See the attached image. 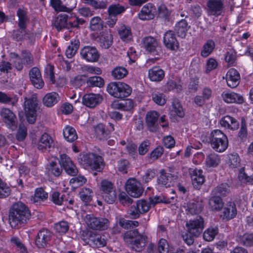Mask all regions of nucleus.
<instances>
[{
  "instance_id": "obj_26",
  "label": "nucleus",
  "mask_w": 253,
  "mask_h": 253,
  "mask_svg": "<svg viewBox=\"0 0 253 253\" xmlns=\"http://www.w3.org/2000/svg\"><path fill=\"white\" fill-rule=\"evenodd\" d=\"M176 178V175L168 173L165 169H161L160 171V176L157 178L158 185L161 187H169L170 186L171 180Z\"/></svg>"
},
{
  "instance_id": "obj_40",
  "label": "nucleus",
  "mask_w": 253,
  "mask_h": 253,
  "mask_svg": "<svg viewBox=\"0 0 253 253\" xmlns=\"http://www.w3.org/2000/svg\"><path fill=\"white\" fill-rule=\"evenodd\" d=\"M59 95L55 92L47 93L43 98V104L48 107H51L56 104L59 100Z\"/></svg>"
},
{
  "instance_id": "obj_60",
  "label": "nucleus",
  "mask_w": 253,
  "mask_h": 253,
  "mask_svg": "<svg viewBox=\"0 0 253 253\" xmlns=\"http://www.w3.org/2000/svg\"><path fill=\"white\" fill-rule=\"evenodd\" d=\"M64 195H61L58 192H53L51 196V200L52 202L57 205H61L65 204L64 203L67 202V200L64 199Z\"/></svg>"
},
{
  "instance_id": "obj_49",
  "label": "nucleus",
  "mask_w": 253,
  "mask_h": 253,
  "mask_svg": "<svg viewBox=\"0 0 253 253\" xmlns=\"http://www.w3.org/2000/svg\"><path fill=\"white\" fill-rule=\"evenodd\" d=\"M48 171L55 176H59L62 172V169L60 165L56 161H51L47 166Z\"/></svg>"
},
{
  "instance_id": "obj_12",
  "label": "nucleus",
  "mask_w": 253,
  "mask_h": 253,
  "mask_svg": "<svg viewBox=\"0 0 253 253\" xmlns=\"http://www.w3.org/2000/svg\"><path fill=\"white\" fill-rule=\"evenodd\" d=\"M159 115L157 112L150 111L147 113L145 121L148 130L152 132H156L159 127Z\"/></svg>"
},
{
  "instance_id": "obj_8",
  "label": "nucleus",
  "mask_w": 253,
  "mask_h": 253,
  "mask_svg": "<svg viewBox=\"0 0 253 253\" xmlns=\"http://www.w3.org/2000/svg\"><path fill=\"white\" fill-rule=\"evenodd\" d=\"M84 221L89 228L94 230H104L107 229L109 225L107 218L97 217L92 214H86Z\"/></svg>"
},
{
  "instance_id": "obj_47",
  "label": "nucleus",
  "mask_w": 253,
  "mask_h": 253,
  "mask_svg": "<svg viewBox=\"0 0 253 253\" xmlns=\"http://www.w3.org/2000/svg\"><path fill=\"white\" fill-rule=\"evenodd\" d=\"M80 43L78 40L71 41L66 50V55L68 58H71L75 55L79 48Z\"/></svg>"
},
{
  "instance_id": "obj_33",
  "label": "nucleus",
  "mask_w": 253,
  "mask_h": 253,
  "mask_svg": "<svg viewBox=\"0 0 253 253\" xmlns=\"http://www.w3.org/2000/svg\"><path fill=\"white\" fill-rule=\"evenodd\" d=\"M227 159V164L230 169L236 170L241 167V159L237 153L229 154Z\"/></svg>"
},
{
  "instance_id": "obj_13",
  "label": "nucleus",
  "mask_w": 253,
  "mask_h": 253,
  "mask_svg": "<svg viewBox=\"0 0 253 253\" xmlns=\"http://www.w3.org/2000/svg\"><path fill=\"white\" fill-rule=\"evenodd\" d=\"M157 13L156 6L152 3L144 5L138 13V17L142 21H148L153 19Z\"/></svg>"
},
{
  "instance_id": "obj_14",
  "label": "nucleus",
  "mask_w": 253,
  "mask_h": 253,
  "mask_svg": "<svg viewBox=\"0 0 253 253\" xmlns=\"http://www.w3.org/2000/svg\"><path fill=\"white\" fill-rule=\"evenodd\" d=\"M52 236L51 232L46 228L40 230L36 236L35 244L38 248H44L50 241Z\"/></svg>"
},
{
  "instance_id": "obj_54",
  "label": "nucleus",
  "mask_w": 253,
  "mask_h": 253,
  "mask_svg": "<svg viewBox=\"0 0 253 253\" xmlns=\"http://www.w3.org/2000/svg\"><path fill=\"white\" fill-rule=\"evenodd\" d=\"M103 21L99 16L92 18L90 21V28L92 31L100 30L103 28Z\"/></svg>"
},
{
  "instance_id": "obj_46",
  "label": "nucleus",
  "mask_w": 253,
  "mask_h": 253,
  "mask_svg": "<svg viewBox=\"0 0 253 253\" xmlns=\"http://www.w3.org/2000/svg\"><path fill=\"white\" fill-rule=\"evenodd\" d=\"M48 198V194L43 188L40 187L35 190V194L31 198V201L34 203H40Z\"/></svg>"
},
{
  "instance_id": "obj_57",
  "label": "nucleus",
  "mask_w": 253,
  "mask_h": 253,
  "mask_svg": "<svg viewBox=\"0 0 253 253\" xmlns=\"http://www.w3.org/2000/svg\"><path fill=\"white\" fill-rule=\"evenodd\" d=\"M239 241L245 246H253V233H245L243 236H240Z\"/></svg>"
},
{
  "instance_id": "obj_61",
  "label": "nucleus",
  "mask_w": 253,
  "mask_h": 253,
  "mask_svg": "<svg viewBox=\"0 0 253 253\" xmlns=\"http://www.w3.org/2000/svg\"><path fill=\"white\" fill-rule=\"evenodd\" d=\"M248 135L246 122L244 118H242L241 121V127L238 132V136L241 141H245Z\"/></svg>"
},
{
  "instance_id": "obj_24",
  "label": "nucleus",
  "mask_w": 253,
  "mask_h": 253,
  "mask_svg": "<svg viewBox=\"0 0 253 253\" xmlns=\"http://www.w3.org/2000/svg\"><path fill=\"white\" fill-rule=\"evenodd\" d=\"M236 206L232 201L228 202L222 211L221 216L223 219L229 220L234 218L237 214Z\"/></svg>"
},
{
  "instance_id": "obj_38",
  "label": "nucleus",
  "mask_w": 253,
  "mask_h": 253,
  "mask_svg": "<svg viewBox=\"0 0 253 253\" xmlns=\"http://www.w3.org/2000/svg\"><path fill=\"white\" fill-rule=\"evenodd\" d=\"M230 192V187L227 183H221L215 187L211 191L213 195L219 197H226Z\"/></svg>"
},
{
  "instance_id": "obj_42",
  "label": "nucleus",
  "mask_w": 253,
  "mask_h": 253,
  "mask_svg": "<svg viewBox=\"0 0 253 253\" xmlns=\"http://www.w3.org/2000/svg\"><path fill=\"white\" fill-rule=\"evenodd\" d=\"M85 21L82 18H80L75 15L71 14L70 16L67 15V29H70L73 28H78L79 25H83Z\"/></svg>"
},
{
  "instance_id": "obj_35",
  "label": "nucleus",
  "mask_w": 253,
  "mask_h": 253,
  "mask_svg": "<svg viewBox=\"0 0 253 253\" xmlns=\"http://www.w3.org/2000/svg\"><path fill=\"white\" fill-rule=\"evenodd\" d=\"M221 163L220 156L213 152L209 154L206 157L205 165L207 168H216Z\"/></svg>"
},
{
  "instance_id": "obj_59",
  "label": "nucleus",
  "mask_w": 253,
  "mask_h": 253,
  "mask_svg": "<svg viewBox=\"0 0 253 253\" xmlns=\"http://www.w3.org/2000/svg\"><path fill=\"white\" fill-rule=\"evenodd\" d=\"M69 226L68 222L62 220L54 224V229L60 234H65L69 230Z\"/></svg>"
},
{
  "instance_id": "obj_36",
  "label": "nucleus",
  "mask_w": 253,
  "mask_h": 253,
  "mask_svg": "<svg viewBox=\"0 0 253 253\" xmlns=\"http://www.w3.org/2000/svg\"><path fill=\"white\" fill-rule=\"evenodd\" d=\"M118 31L120 38L123 41L127 42L132 40L131 30L128 26L122 25L118 28Z\"/></svg>"
},
{
  "instance_id": "obj_63",
  "label": "nucleus",
  "mask_w": 253,
  "mask_h": 253,
  "mask_svg": "<svg viewBox=\"0 0 253 253\" xmlns=\"http://www.w3.org/2000/svg\"><path fill=\"white\" fill-rule=\"evenodd\" d=\"M11 58L14 60L13 61V65L18 71H21L23 69L24 62L22 58L17 53H11Z\"/></svg>"
},
{
  "instance_id": "obj_45",
  "label": "nucleus",
  "mask_w": 253,
  "mask_h": 253,
  "mask_svg": "<svg viewBox=\"0 0 253 253\" xmlns=\"http://www.w3.org/2000/svg\"><path fill=\"white\" fill-rule=\"evenodd\" d=\"M17 16L18 17V27L20 30L24 31L27 27V23L28 21L27 12L19 8L17 11Z\"/></svg>"
},
{
  "instance_id": "obj_41",
  "label": "nucleus",
  "mask_w": 253,
  "mask_h": 253,
  "mask_svg": "<svg viewBox=\"0 0 253 253\" xmlns=\"http://www.w3.org/2000/svg\"><path fill=\"white\" fill-rule=\"evenodd\" d=\"M203 208L201 202L192 201L187 204L186 210L191 214H197L201 212Z\"/></svg>"
},
{
  "instance_id": "obj_9",
  "label": "nucleus",
  "mask_w": 253,
  "mask_h": 253,
  "mask_svg": "<svg viewBox=\"0 0 253 253\" xmlns=\"http://www.w3.org/2000/svg\"><path fill=\"white\" fill-rule=\"evenodd\" d=\"M207 13L209 16L215 17L224 13V0H208L207 2Z\"/></svg>"
},
{
  "instance_id": "obj_62",
  "label": "nucleus",
  "mask_w": 253,
  "mask_h": 253,
  "mask_svg": "<svg viewBox=\"0 0 253 253\" xmlns=\"http://www.w3.org/2000/svg\"><path fill=\"white\" fill-rule=\"evenodd\" d=\"M44 78L48 79L52 84H54L55 80L53 66L47 64L44 68Z\"/></svg>"
},
{
  "instance_id": "obj_18",
  "label": "nucleus",
  "mask_w": 253,
  "mask_h": 253,
  "mask_svg": "<svg viewBox=\"0 0 253 253\" xmlns=\"http://www.w3.org/2000/svg\"><path fill=\"white\" fill-rule=\"evenodd\" d=\"M142 46L147 52L153 55L158 54V49L159 48V42L155 38L148 36L142 40Z\"/></svg>"
},
{
  "instance_id": "obj_20",
  "label": "nucleus",
  "mask_w": 253,
  "mask_h": 253,
  "mask_svg": "<svg viewBox=\"0 0 253 253\" xmlns=\"http://www.w3.org/2000/svg\"><path fill=\"white\" fill-rule=\"evenodd\" d=\"M169 115L170 119L174 121L176 120L177 117L180 118L184 117L185 113L183 107L177 99L172 100Z\"/></svg>"
},
{
  "instance_id": "obj_5",
  "label": "nucleus",
  "mask_w": 253,
  "mask_h": 253,
  "mask_svg": "<svg viewBox=\"0 0 253 253\" xmlns=\"http://www.w3.org/2000/svg\"><path fill=\"white\" fill-rule=\"evenodd\" d=\"M24 109L27 120L29 124H33L37 119V112L38 108V100L37 94H33L24 97Z\"/></svg>"
},
{
  "instance_id": "obj_52",
  "label": "nucleus",
  "mask_w": 253,
  "mask_h": 253,
  "mask_svg": "<svg viewBox=\"0 0 253 253\" xmlns=\"http://www.w3.org/2000/svg\"><path fill=\"white\" fill-rule=\"evenodd\" d=\"M128 74V71L124 67L118 66L111 72L113 77L116 80H121L124 78Z\"/></svg>"
},
{
  "instance_id": "obj_58",
  "label": "nucleus",
  "mask_w": 253,
  "mask_h": 253,
  "mask_svg": "<svg viewBox=\"0 0 253 253\" xmlns=\"http://www.w3.org/2000/svg\"><path fill=\"white\" fill-rule=\"evenodd\" d=\"M92 194V190L87 188H83L79 193L81 199L85 203H89L91 201Z\"/></svg>"
},
{
  "instance_id": "obj_32",
  "label": "nucleus",
  "mask_w": 253,
  "mask_h": 253,
  "mask_svg": "<svg viewBox=\"0 0 253 253\" xmlns=\"http://www.w3.org/2000/svg\"><path fill=\"white\" fill-rule=\"evenodd\" d=\"M148 77L153 82H160L165 77V72L159 67H153L148 71Z\"/></svg>"
},
{
  "instance_id": "obj_30",
  "label": "nucleus",
  "mask_w": 253,
  "mask_h": 253,
  "mask_svg": "<svg viewBox=\"0 0 253 253\" xmlns=\"http://www.w3.org/2000/svg\"><path fill=\"white\" fill-rule=\"evenodd\" d=\"M99 44L104 49L109 48L113 43V36L109 31H103L99 36Z\"/></svg>"
},
{
  "instance_id": "obj_22",
  "label": "nucleus",
  "mask_w": 253,
  "mask_h": 253,
  "mask_svg": "<svg viewBox=\"0 0 253 253\" xmlns=\"http://www.w3.org/2000/svg\"><path fill=\"white\" fill-rule=\"evenodd\" d=\"M240 75L234 68L230 69L226 75V81L227 85L231 88H235L239 84Z\"/></svg>"
},
{
  "instance_id": "obj_7",
  "label": "nucleus",
  "mask_w": 253,
  "mask_h": 253,
  "mask_svg": "<svg viewBox=\"0 0 253 253\" xmlns=\"http://www.w3.org/2000/svg\"><path fill=\"white\" fill-rule=\"evenodd\" d=\"M101 195L108 204L114 203L117 198V192L113 184L110 181L104 179L101 182Z\"/></svg>"
},
{
  "instance_id": "obj_44",
  "label": "nucleus",
  "mask_w": 253,
  "mask_h": 253,
  "mask_svg": "<svg viewBox=\"0 0 253 253\" xmlns=\"http://www.w3.org/2000/svg\"><path fill=\"white\" fill-rule=\"evenodd\" d=\"M63 133L64 138L68 142H74L78 138L75 129L71 126H66L63 130Z\"/></svg>"
},
{
  "instance_id": "obj_29",
  "label": "nucleus",
  "mask_w": 253,
  "mask_h": 253,
  "mask_svg": "<svg viewBox=\"0 0 253 253\" xmlns=\"http://www.w3.org/2000/svg\"><path fill=\"white\" fill-rule=\"evenodd\" d=\"M190 28L187 21L182 19L176 22L174 26V33H176L177 36L181 38L186 37L187 33Z\"/></svg>"
},
{
  "instance_id": "obj_64",
  "label": "nucleus",
  "mask_w": 253,
  "mask_h": 253,
  "mask_svg": "<svg viewBox=\"0 0 253 253\" xmlns=\"http://www.w3.org/2000/svg\"><path fill=\"white\" fill-rule=\"evenodd\" d=\"M10 193V188L0 178V198H5L8 197Z\"/></svg>"
},
{
  "instance_id": "obj_16",
  "label": "nucleus",
  "mask_w": 253,
  "mask_h": 253,
  "mask_svg": "<svg viewBox=\"0 0 253 253\" xmlns=\"http://www.w3.org/2000/svg\"><path fill=\"white\" fill-rule=\"evenodd\" d=\"M190 234L198 237L204 228V220L201 217H197L193 220H190L186 224Z\"/></svg>"
},
{
  "instance_id": "obj_11",
  "label": "nucleus",
  "mask_w": 253,
  "mask_h": 253,
  "mask_svg": "<svg viewBox=\"0 0 253 253\" xmlns=\"http://www.w3.org/2000/svg\"><path fill=\"white\" fill-rule=\"evenodd\" d=\"M0 116L8 128L12 130H15L16 129L17 118L12 111L7 108H2L0 111Z\"/></svg>"
},
{
  "instance_id": "obj_53",
  "label": "nucleus",
  "mask_w": 253,
  "mask_h": 253,
  "mask_svg": "<svg viewBox=\"0 0 253 253\" xmlns=\"http://www.w3.org/2000/svg\"><path fill=\"white\" fill-rule=\"evenodd\" d=\"M51 6L56 12H69L72 9L66 7L62 4L61 0H50Z\"/></svg>"
},
{
  "instance_id": "obj_17",
  "label": "nucleus",
  "mask_w": 253,
  "mask_h": 253,
  "mask_svg": "<svg viewBox=\"0 0 253 253\" xmlns=\"http://www.w3.org/2000/svg\"><path fill=\"white\" fill-rule=\"evenodd\" d=\"M163 42L165 46L171 50H176L179 47L175 33L172 30H169L164 34Z\"/></svg>"
},
{
  "instance_id": "obj_43",
  "label": "nucleus",
  "mask_w": 253,
  "mask_h": 253,
  "mask_svg": "<svg viewBox=\"0 0 253 253\" xmlns=\"http://www.w3.org/2000/svg\"><path fill=\"white\" fill-rule=\"evenodd\" d=\"M215 46V42L212 40H207L201 49V55L205 58L207 57L213 52Z\"/></svg>"
},
{
  "instance_id": "obj_6",
  "label": "nucleus",
  "mask_w": 253,
  "mask_h": 253,
  "mask_svg": "<svg viewBox=\"0 0 253 253\" xmlns=\"http://www.w3.org/2000/svg\"><path fill=\"white\" fill-rule=\"evenodd\" d=\"M107 91L115 98L124 99L131 94L132 89L130 86L125 83L114 82L108 84Z\"/></svg>"
},
{
  "instance_id": "obj_10",
  "label": "nucleus",
  "mask_w": 253,
  "mask_h": 253,
  "mask_svg": "<svg viewBox=\"0 0 253 253\" xmlns=\"http://www.w3.org/2000/svg\"><path fill=\"white\" fill-rule=\"evenodd\" d=\"M125 188L126 192L134 198L139 197L144 190L140 182L135 178H130L126 181Z\"/></svg>"
},
{
  "instance_id": "obj_19",
  "label": "nucleus",
  "mask_w": 253,
  "mask_h": 253,
  "mask_svg": "<svg viewBox=\"0 0 253 253\" xmlns=\"http://www.w3.org/2000/svg\"><path fill=\"white\" fill-rule=\"evenodd\" d=\"M87 243L93 248H101L106 245V240L104 237L94 232H88L87 234Z\"/></svg>"
},
{
  "instance_id": "obj_21",
  "label": "nucleus",
  "mask_w": 253,
  "mask_h": 253,
  "mask_svg": "<svg viewBox=\"0 0 253 253\" xmlns=\"http://www.w3.org/2000/svg\"><path fill=\"white\" fill-rule=\"evenodd\" d=\"M102 101V97L99 94L88 93L84 95L83 104L89 108H94Z\"/></svg>"
},
{
  "instance_id": "obj_31",
  "label": "nucleus",
  "mask_w": 253,
  "mask_h": 253,
  "mask_svg": "<svg viewBox=\"0 0 253 253\" xmlns=\"http://www.w3.org/2000/svg\"><path fill=\"white\" fill-rule=\"evenodd\" d=\"M52 25L58 31H61L63 29H67V15L66 14H59L52 20Z\"/></svg>"
},
{
  "instance_id": "obj_50",
  "label": "nucleus",
  "mask_w": 253,
  "mask_h": 253,
  "mask_svg": "<svg viewBox=\"0 0 253 253\" xmlns=\"http://www.w3.org/2000/svg\"><path fill=\"white\" fill-rule=\"evenodd\" d=\"M86 84L89 87H101L104 84V81L99 76H93L86 79Z\"/></svg>"
},
{
  "instance_id": "obj_4",
  "label": "nucleus",
  "mask_w": 253,
  "mask_h": 253,
  "mask_svg": "<svg viewBox=\"0 0 253 253\" xmlns=\"http://www.w3.org/2000/svg\"><path fill=\"white\" fill-rule=\"evenodd\" d=\"M209 139L211 147L216 152H223L228 148L227 136L219 129H214L212 131Z\"/></svg>"
},
{
  "instance_id": "obj_28",
  "label": "nucleus",
  "mask_w": 253,
  "mask_h": 253,
  "mask_svg": "<svg viewBox=\"0 0 253 253\" xmlns=\"http://www.w3.org/2000/svg\"><path fill=\"white\" fill-rule=\"evenodd\" d=\"M221 96L223 100L227 103L242 104L244 102V99L241 95L234 92H223Z\"/></svg>"
},
{
  "instance_id": "obj_15",
  "label": "nucleus",
  "mask_w": 253,
  "mask_h": 253,
  "mask_svg": "<svg viewBox=\"0 0 253 253\" xmlns=\"http://www.w3.org/2000/svg\"><path fill=\"white\" fill-rule=\"evenodd\" d=\"M81 57L89 62L97 61L99 58V54L97 49L93 46H86L80 51Z\"/></svg>"
},
{
  "instance_id": "obj_51",
  "label": "nucleus",
  "mask_w": 253,
  "mask_h": 253,
  "mask_svg": "<svg viewBox=\"0 0 253 253\" xmlns=\"http://www.w3.org/2000/svg\"><path fill=\"white\" fill-rule=\"evenodd\" d=\"M84 4L89 5L95 9H105L107 7L108 2L107 0L97 1L96 0H81Z\"/></svg>"
},
{
  "instance_id": "obj_1",
  "label": "nucleus",
  "mask_w": 253,
  "mask_h": 253,
  "mask_svg": "<svg viewBox=\"0 0 253 253\" xmlns=\"http://www.w3.org/2000/svg\"><path fill=\"white\" fill-rule=\"evenodd\" d=\"M31 216L28 207L19 202L13 204L9 210V220L11 226L17 228L26 224Z\"/></svg>"
},
{
  "instance_id": "obj_48",
  "label": "nucleus",
  "mask_w": 253,
  "mask_h": 253,
  "mask_svg": "<svg viewBox=\"0 0 253 253\" xmlns=\"http://www.w3.org/2000/svg\"><path fill=\"white\" fill-rule=\"evenodd\" d=\"M126 9V7L119 3L112 4L108 8V14H111L117 17L124 13Z\"/></svg>"
},
{
  "instance_id": "obj_37",
  "label": "nucleus",
  "mask_w": 253,
  "mask_h": 253,
  "mask_svg": "<svg viewBox=\"0 0 253 253\" xmlns=\"http://www.w3.org/2000/svg\"><path fill=\"white\" fill-rule=\"evenodd\" d=\"M224 203L222 198L213 195L209 200V208L212 211H219L223 207Z\"/></svg>"
},
{
  "instance_id": "obj_39",
  "label": "nucleus",
  "mask_w": 253,
  "mask_h": 253,
  "mask_svg": "<svg viewBox=\"0 0 253 253\" xmlns=\"http://www.w3.org/2000/svg\"><path fill=\"white\" fill-rule=\"evenodd\" d=\"M94 130L96 137L100 140L107 139L110 135V130L107 129L102 124L97 125Z\"/></svg>"
},
{
  "instance_id": "obj_27",
  "label": "nucleus",
  "mask_w": 253,
  "mask_h": 253,
  "mask_svg": "<svg viewBox=\"0 0 253 253\" xmlns=\"http://www.w3.org/2000/svg\"><path fill=\"white\" fill-rule=\"evenodd\" d=\"M192 184L196 189H199L205 181L203 170L201 169H191L190 170Z\"/></svg>"
},
{
  "instance_id": "obj_25",
  "label": "nucleus",
  "mask_w": 253,
  "mask_h": 253,
  "mask_svg": "<svg viewBox=\"0 0 253 253\" xmlns=\"http://www.w3.org/2000/svg\"><path fill=\"white\" fill-rule=\"evenodd\" d=\"M221 126L231 130H236L239 127V123L237 119L229 115L223 117L219 122Z\"/></svg>"
},
{
  "instance_id": "obj_34",
  "label": "nucleus",
  "mask_w": 253,
  "mask_h": 253,
  "mask_svg": "<svg viewBox=\"0 0 253 253\" xmlns=\"http://www.w3.org/2000/svg\"><path fill=\"white\" fill-rule=\"evenodd\" d=\"M111 106L114 109L128 111L133 108L134 103L131 99H127L123 102H120L118 100H115L111 103Z\"/></svg>"
},
{
  "instance_id": "obj_56",
  "label": "nucleus",
  "mask_w": 253,
  "mask_h": 253,
  "mask_svg": "<svg viewBox=\"0 0 253 253\" xmlns=\"http://www.w3.org/2000/svg\"><path fill=\"white\" fill-rule=\"evenodd\" d=\"M218 229L217 227L209 228L204 233L203 238L207 241H212L217 234Z\"/></svg>"
},
{
  "instance_id": "obj_23",
  "label": "nucleus",
  "mask_w": 253,
  "mask_h": 253,
  "mask_svg": "<svg viewBox=\"0 0 253 253\" xmlns=\"http://www.w3.org/2000/svg\"><path fill=\"white\" fill-rule=\"evenodd\" d=\"M38 149L42 152L50 151L54 147L53 140L51 137L46 133L43 134L40 138L37 144Z\"/></svg>"
},
{
  "instance_id": "obj_3",
  "label": "nucleus",
  "mask_w": 253,
  "mask_h": 253,
  "mask_svg": "<svg viewBox=\"0 0 253 253\" xmlns=\"http://www.w3.org/2000/svg\"><path fill=\"white\" fill-rule=\"evenodd\" d=\"M79 163L81 165L87 167L90 169L97 171H102L104 167L103 158L92 153L81 155L79 158Z\"/></svg>"
},
{
  "instance_id": "obj_2",
  "label": "nucleus",
  "mask_w": 253,
  "mask_h": 253,
  "mask_svg": "<svg viewBox=\"0 0 253 253\" xmlns=\"http://www.w3.org/2000/svg\"><path fill=\"white\" fill-rule=\"evenodd\" d=\"M147 236L139 233L138 229L128 230L124 235V239L128 246L136 252H141L146 245Z\"/></svg>"
},
{
  "instance_id": "obj_55",
  "label": "nucleus",
  "mask_w": 253,
  "mask_h": 253,
  "mask_svg": "<svg viewBox=\"0 0 253 253\" xmlns=\"http://www.w3.org/2000/svg\"><path fill=\"white\" fill-rule=\"evenodd\" d=\"M22 58L25 65L28 68L34 65V58L32 53L28 50H23L21 52Z\"/></svg>"
}]
</instances>
